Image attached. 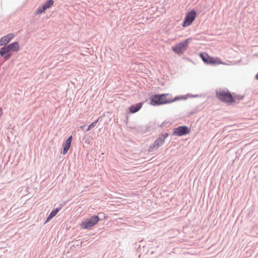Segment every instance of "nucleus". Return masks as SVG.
I'll return each instance as SVG.
<instances>
[{"instance_id":"obj_1","label":"nucleus","mask_w":258,"mask_h":258,"mask_svg":"<svg viewBox=\"0 0 258 258\" xmlns=\"http://www.w3.org/2000/svg\"><path fill=\"white\" fill-rule=\"evenodd\" d=\"M183 98V97L176 96L172 99L171 95L168 93L152 95L149 97L150 104L153 106H159L170 103ZM185 99V98H184Z\"/></svg>"},{"instance_id":"obj_2","label":"nucleus","mask_w":258,"mask_h":258,"mask_svg":"<svg viewBox=\"0 0 258 258\" xmlns=\"http://www.w3.org/2000/svg\"><path fill=\"white\" fill-rule=\"evenodd\" d=\"M19 50V44L18 42H14L10 44L5 45L0 49V55L6 60L11 57L12 52H17Z\"/></svg>"},{"instance_id":"obj_3","label":"nucleus","mask_w":258,"mask_h":258,"mask_svg":"<svg viewBox=\"0 0 258 258\" xmlns=\"http://www.w3.org/2000/svg\"><path fill=\"white\" fill-rule=\"evenodd\" d=\"M216 94L217 98L222 102L228 103H232L235 102L234 98L227 89H217Z\"/></svg>"},{"instance_id":"obj_4","label":"nucleus","mask_w":258,"mask_h":258,"mask_svg":"<svg viewBox=\"0 0 258 258\" xmlns=\"http://www.w3.org/2000/svg\"><path fill=\"white\" fill-rule=\"evenodd\" d=\"M191 41V38H187L175 45L172 47V50L177 54H182L188 48V44Z\"/></svg>"},{"instance_id":"obj_5","label":"nucleus","mask_w":258,"mask_h":258,"mask_svg":"<svg viewBox=\"0 0 258 258\" xmlns=\"http://www.w3.org/2000/svg\"><path fill=\"white\" fill-rule=\"evenodd\" d=\"M169 136L168 133H164L161 135L154 141V143L150 146L149 151H153L154 149H157L163 145L165 142V139Z\"/></svg>"},{"instance_id":"obj_6","label":"nucleus","mask_w":258,"mask_h":258,"mask_svg":"<svg viewBox=\"0 0 258 258\" xmlns=\"http://www.w3.org/2000/svg\"><path fill=\"white\" fill-rule=\"evenodd\" d=\"M99 220L98 216L93 215L82 222L81 224V227L84 229H89L95 225Z\"/></svg>"},{"instance_id":"obj_7","label":"nucleus","mask_w":258,"mask_h":258,"mask_svg":"<svg viewBox=\"0 0 258 258\" xmlns=\"http://www.w3.org/2000/svg\"><path fill=\"white\" fill-rule=\"evenodd\" d=\"M196 15L197 12L194 10L187 13L184 18L182 26L186 27L191 25L192 22L195 20Z\"/></svg>"},{"instance_id":"obj_8","label":"nucleus","mask_w":258,"mask_h":258,"mask_svg":"<svg viewBox=\"0 0 258 258\" xmlns=\"http://www.w3.org/2000/svg\"><path fill=\"white\" fill-rule=\"evenodd\" d=\"M189 133L190 129L187 126H179L174 129L173 135L181 137L187 135Z\"/></svg>"},{"instance_id":"obj_9","label":"nucleus","mask_w":258,"mask_h":258,"mask_svg":"<svg viewBox=\"0 0 258 258\" xmlns=\"http://www.w3.org/2000/svg\"><path fill=\"white\" fill-rule=\"evenodd\" d=\"M200 56L202 58V60L207 64H215L218 63L217 60L214 57L209 56L207 53H201Z\"/></svg>"},{"instance_id":"obj_10","label":"nucleus","mask_w":258,"mask_h":258,"mask_svg":"<svg viewBox=\"0 0 258 258\" xmlns=\"http://www.w3.org/2000/svg\"><path fill=\"white\" fill-rule=\"evenodd\" d=\"M54 4L53 0H47L42 5L39 6L37 10V14H41L50 8Z\"/></svg>"},{"instance_id":"obj_11","label":"nucleus","mask_w":258,"mask_h":258,"mask_svg":"<svg viewBox=\"0 0 258 258\" xmlns=\"http://www.w3.org/2000/svg\"><path fill=\"white\" fill-rule=\"evenodd\" d=\"M13 37V34L10 33L0 39V46L7 45Z\"/></svg>"},{"instance_id":"obj_12","label":"nucleus","mask_w":258,"mask_h":258,"mask_svg":"<svg viewBox=\"0 0 258 258\" xmlns=\"http://www.w3.org/2000/svg\"><path fill=\"white\" fill-rule=\"evenodd\" d=\"M143 105V103L139 102L131 105L128 108L130 113H135L138 112L139 110L141 109Z\"/></svg>"},{"instance_id":"obj_13","label":"nucleus","mask_w":258,"mask_h":258,"mask_svg":"<svg viewBox=\"0 0 258 258\" xmlns=\"http://www.w3.org/2000/svg\"><path fill=\"white\" fill-rule=\"evenodd\" d=\"M60 208H56L53 209L49 214L50 217H51L53 218L58 213V212L60 210Z\"/></svg>"},{"instance_id":"obj_14","label":"nucleus","mask_w":258,"mask_h":258,"mask_svg":"<svg viewBox=\"0 0 258 258\" xmlns=\"http://www.w3.org/2000/svg\"><path fill=\"white\" fill-rule=\"evenodd\" d=\"M98 119H97L96 120H95V121H94L93 122H92L91 124H90L88 126V128L86 130V132H88L90 130H91L92 128H93V127H94L96 125V123H97L98 121Z\"/></svg>"},{"instance_id":"obj_15","label":"nucleus","mask_w":258,"mask_h":258,"mask_svg":"<svg viewBox=\"0 0 258 258\" xmlns=\"http://www.w3.org/2000/svg\"><path fill=\"white\" fill-rule=\"evenodd\" d=\"M69 149H70V148L63 146V151L61 152V153L63 155H65L67 153V152H68V150H69Z\"/></svg>"},{"instance_id":"obj_16","label":"nucleus","mask_w":258,"mask_h":258,"mask_svg":"<svg viewBox=\"0 0 258 258\" xmlns=\"http://www.w3.org/2000/svg\"><path fill=\"white\" fill-rule=\"evenodd\" d=\"M71 145V143L66 141V142L63 143V146L70 148Z\"/></svg>"},{"instance_id":"obj_17","label":"nucleus","mask_w":258,"mask_h":258,"mask_svg":"<svg viewBox=\"0 0 258 258\" xmlns=\"http://www.w3.org/2000/svg\"><path fill=\"white\" fill-rule=\"evenodd\" d=\"M72 136H70L68 139L67 140H66V141L68 142H70V143H72Z\"/></svg>"},{"instance_id":"obj_18","label":"nucleus","mask_w":258,"mask_h":258,"mask_svg":"<svg viewBox=\"0 0 258 258\" xmlns=\"http://www.w3.org/2000/svg\"><path fill=\"white\" fill-rule=\"evenodd\" d=\"M52 218L51 217H50V215H49V216H48V217L47 218V219H46V221H45V223H46L48 222L49 220H50Z\"/></svg>"},{"instance_id":"obj_19","label":"nucleus","mask_w":258,"mask_h":258,"mask_svg":"<svg viewBox=\"0 0 258 258\" xmlns=\"http://www.w3.org/2000/svg\"><path fill=\"white\" fill-rule=\"evenodd\" d=\"M3 114V112H2V110L1 108H0V117L1 116V115H2Z\"/></svg>"},{"instance_id":"obj_20","label":"nucleus","mask_w":258,"mask_h":258,"mask_svg":"<svg viewBox=\"0 0 258 258\" xmlns=\"http://www.w3.org/2000/svg\"><path fill=\"white\" fill-rule=\"evenodd\" d=\"M255 79L256 80H258V73H257V74L255 75Z\"/></svg>"},{"instance_id":"obj_21","label":"nucleus","mask_w":258,"mask_h":258,"mask_svg":"<svg viewBox=\"0 0 258 258\" xmlns=\"http://www.w3.org/2000/svg\"><path fill=\"white\" fill-rule=\"evenodd\" d=\"M165 124V122H163V123L161 124V126H164V124Z\"/></svg>"}]
</instances>
